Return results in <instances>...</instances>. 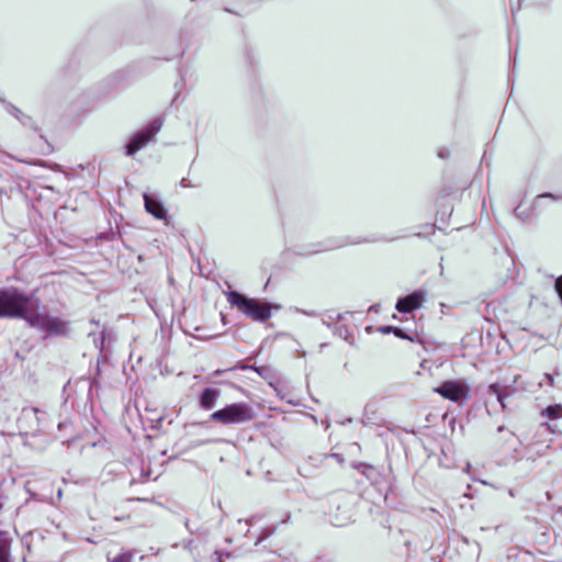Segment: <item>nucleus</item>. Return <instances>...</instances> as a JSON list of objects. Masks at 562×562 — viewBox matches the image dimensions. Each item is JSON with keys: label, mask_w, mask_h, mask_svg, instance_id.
<instances>
[{"label": "nucleus", "mask_w": 562, "mask_h": 562, "mask_svg": "<svg viewBox=\"0 0 562 562\" xmlns=\"http://www.w3.org/2000/svg\"><path fill=\"white\" fill-rule=\"evenodd\" d=\"M0 317L23 318L32 327L49 335H64L68 330L67 322L48 315L38 299L14 288L0 290Z\"/></svg>", "instance_id": "1"}, {"label": "nucleus", "mask_w": 562, "mask_h": 562, "mask_svg": "<svg viewBox=\"0 0 562 562\" xmlns=\"http://www.w3.org/2000/svg\"><path fill=\"white\" fill-rule=\"evenodd\" d=\"M228 302L239 312L256 322H265L271 316V305L255 299H248L237 292H229Z\"/></svg>", "instance_id": "2"}, {"label": "nucleus", "mask_w": 562, "mask_h": 562, "mask_svg": "<svg viewBox=\"0 0 562 562\" xmlns=\"http://www.w3.org/2000/svg\"><path fill=\"white\" fill-rule=\"evenodd\" d=\"M211 420L222 425L246 424L255 418L254 408L244 402L233 403L210 415Z\"/></svg>", "instance_id": "3"}, {"label": "nucleus", "mask_w": 562, "mask_h": 562, "mask_svg": "<svg viewBox=\"0 0 562 562\" xmlns=\"http://www.w3.org/2000/svg\"><path fill=\"white\" fill-rule=\"evenodd\" d=\"M435 392L440 394L443 398L462 405L469 398L470 385L464 380H448L436 387Z\"/></svg>", "instance_id": "4"}, {"label": "nucleus", "mask_w": 562, "mask_h": 562, "mask_svg": "<svg viewBox=\"0 0 562 562\" xmlns=\"http://www.w3.org/2000/svg\"><path fill=\"white\" fill-rule=\"evenodd\" d=\"M425 297L426 292L424 290L415 291L407 296L398 299L396 310L401 313L413 312L423 305Z\"/></svg>", "instance_id": "5"}, {"label": "nucleus", "mask_w": 562, "mask_h": 562, "mask_svg": "<svg viewBox=\"0 0 562 562\" xmlns=\"http://www.w3.org/2000/svg\"><path fill=\"white\" fill-rule=\"evenodd\" d=\"M164 124L162 117L158 116L150 121L146 126L137 132V134L130 140H153L157 133L161 130Z\"/></svg>", "instance_id": "6"}, {"label": "nucleus", "mask_w": 562, "mask_h": 562, "mask_svg": "<svg viewBox=\"0 0 562 562\" xmlns=\"http://www.w3.org/2000/svg\"><path fill=\"white\" fill-rule=\"evenodd\" d=\"M143 198L145 209L149 214L158 220H165L167 217V211L160 200L148 193H144Z\"/></svg>", "instance_id": "7"}, {"label": "nucleus", "mask_w": 562, "mask_h": 562, "mask_svg": "<svg viewBox=\"0 0 562 562\" xmlns=\"http://www.w3.org/2000/svg\"><path fill=\"white\" fill-rule=\"evenodd\" d=\"M221 396V390L215 387L204 389L199 396V405L202 409L210 411L216 406Z\"/></svg>", "instance_id": "8"}, {"label": "nucleus", "mask_w": 562, "mask_h": 562, "mask_svg": "<svg viewBox=\"0 0 562 562\" xmlns=\"http://www.w3.org/2000/svg\"><path fill=\"white\" fill-rule=\"evenodd\" d=\"M515 392V389L510 385H499L498 383H493L491 385H488L487 387V393L488 394H493V395H496L497 397V401L502 407V409H506V403H505V400L513 395Z\"/></svg>", "instance_id": "9"}, {"label": "nucleus", "mask_w": 562, "mask_h": 562, "mask_svg": "<svg viewBox=\"0 0 562 562\" xmlns=\"http://www.w3.org/2000/svg\"><path fill=\"white\" fill-rule=\"evenodd\" d=\"M11 539L8 533L0 531V562H11L10 560Z\"/></svg>", "instance_id": "10"}, {"label": "nucleus", "mask_w": 562, "mask_h": 562, "mask_svg": "<svg viewBox=\"0 0 562 562\" xmlns=\"http://www.w3.org/2000/svg\"><path fill=\"white\" fill-rule=\"evenodd\" d=\"M541 414L542 416L548 417L550 419H560L562 418V405H550L546 409H543Z\"/></svg>", "instance_id": "11"}, {"label": "nucleus", "mask_w": 562, "mask_h": 562, "mask_svg": "<svg viewBox=\"0 0 562 562\" xmlns=\"http://www.w3.org/2000/svg\"><path fill=\"white\" fill-rule=\"evenodd\" d=\"M8 112L16 117L19 121H21L23 124H26V121L30 120V117L25 116L18 108L14 105L9 104L7 106Z\"/></svg>", "instance_id": "12"}, {"label": "nucleus", "mask_w": 562, "mask_h": 562, "mask_svg": "<svg viewBox=\"0 0 562 562\" xmlns=\"http://www.w3.org/2000/svg\"><path fill=\"white\" fill-rule=\"evenodd\" d=\"M145 143H128L124 149H125V155L127 156H132L134 155L137 150H139L142 148V146L144 145Z\"/></svg>", "instance_id": "13"}, {"label": "nucleus", "mask_w": 562, "mask_h": 562, "mask_svg": "<svg viewBox=\"0 0 562 562\" xmlns=\"http://www.w3.org/2000/svg\"><path fill=\"white\" fill-rule=\"evenodd\" d=\"M132 555L130 553H122L116 557L112 562H131Z\"/></svg>", "instance_id": "14"}, {"label": "nucleus", "mask_w": 562, "mask_h": 562, "mask_svg": "<svg viewBox=\"0 0 562 562\" xmlns=\"http://www.w3.org/2000/svg\"><path fill=\"white\" fill-rule=\"evenodd\" d=\"M555 290L559 293L560 299L562 300V277L558 278L555 281Z\"/></svg>", "instance_id": "15"}, {"label": "nucleus", "mask_w": 562, "mask_h": 562, "mask_svg": "<svg viewBox=\"0 0 562 562\" xmlns=\"http://www.w3.org/2000/svg\"><path fill=\"white\" fill-rule=\"evenodd\" d=\"M544 380L547 381V383H548L550 386H552V385L554 384V379H553V376H552L551 374H549V373H546V374H544Z\"/></svg>", "instance_id": "16"}, {"label": "nucleus", "mask_w": 562, "mask_h": 562, "mask_svg": "<svg viewBox=\"0 0 562 562\" xmlns=\"http://www.w3.org/2000/svg\"><path fill=\"white\" fill-rule=\"evenodd\" d=\"M180 186H181L182 188H189V187H192L191 182H190L188 179H186V178H183V179L180 181Z\"/></svg>", "instance_id": "17"}, {"label": "nucleus", "mask_w": 562, "mask_h": 562, "mask_svg": "<svg viewBox=\"0 0 562 562\" xmlns=\"http://www.w3.org/2000/svg\"><path fill=\"white\" fill-rule=\"evenodd\" d=\"M394 334H395L396 336H398V337H402V338H404V337H405V335H404V334L402 333V330H401V329H398V328H394Z\"/></svg>", "instance_id": "18"}, {"label": "nucleus", "mask_w": 562, "mask_h": 562, "mask_svg": "<svg viewBox=\"0 0 562 562\" xmlns=\"http://www.w3.org/2000/svg\"><path fill=\"white\" fill-rule=\"evenodd\" d=\"M382 331H383V333L394 331V328H392L391 326H389V327H384V328L382 329Z\"/></svg>", "instance_id": "19"}, {"label": "nucleus", "mask_w": 562, "mask_h": 562, "mask_svg": "<svg viewBox=\"0 0 562 562\" xmlns=\"http://www.w3.org/2000/svg\"><path fill=\"white\" fill-rule=\"evenodd\" d=\"M544 196H550V198L554 199L551 194L538 195V199H541V198H544Z\"/></svg>", "instance_id": "20"}, {"label": "nucleus", "mask_w": 562, "mask_h": 562, "mask_svg": "<svg viewBox=\"0 0 562 562\" xmlns=\"http://www.w3.org/2000/svg\"><path fill=\"white\" fill-rule=\"evenodd\" d=\"M103 340H104V331H101V346L103 345Z\"/></svg>", "instance_id": "21"}, {"label": "nucleus", "mask_w": 562, "mask_h": 562, "mask_svg": "<svg viewBox=\"0 0 562 562\" xmlns=\"http://www.w3.org/2000/svg\"><path fill=\"white\" fill-rule=\"evenodd\" d=\"M216 554L218 555V562H223V560H222V553H221V552H216Z\"/></svg>", "instance_id": "22"}, {"label": "nucleus", "mask_w": 562, "mask_h": 562, "mask_svg": "<svg viewBox=\"0 0 562 562\" xmlns=\"http://www.w3.org/2000/svg\"><path fill=\"white\" fill-rule=\"evenodd\" d=\"M504 429H505V427H504V426H499V427L497 428V431H503Z\"/></svg>", "instance_id": "23"}]
</instances>
